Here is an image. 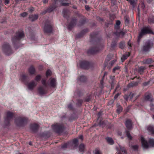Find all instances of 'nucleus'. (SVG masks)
Returning <instances> with one entry per match:
<instances>
[{
    "label": "nucleus",
    "mask_w": 154,
    "mask_h": 154,
    "mask_svg": "<svg viewBox=\"0 0 154 154\" xmlns=\"http://www.w3.org/2000/svg\"><path fill=\"white\" fill-rule=\"evenodd\" d=\"M38 91L39 94L41 95L46 94L47 92L42 86H40L38 88Z\"/></svg>",
    "instance_id": "obj_15"
},
{
    "label": "nucleus",
    "mask_w": 154,
    "mask_h": 154,
    "mask_svg": "<svg viewBox=\"0 0 154 154\" xmlns=\"http://www.w3.org/2000/svg\"><path fill=\"white\" fill-rule=\"evenodd\" d=\"M48 85L51 87L55 88L57 85L56 79L53 78H51L48 80Z\"/></svg>",
    "instance_id": "obj_12"
},
{
    "label": "nucleus",
    "mask_w": 154,
    "mask_h": 154,
    "mask_svg": "<svg viewBox=\"0 0 154 154\" xmlns=\"http://www.w3.org/2000/svg\"><path fill=\"white\" fill-rule=\"evenodd\" d=\"M82 103V100H77V104L78 106H80L81 105Z\"/></svg>",
    "instance_id": "obj_44"
},
{
    "label": "nucleus",
    "mask_w": 154,
    "mask_h": 154,
    "mask_svg": "<svg viewBox=\"0 0 154 154\" xmlns=\"http://www.w3.org/2000/svg\"><path fill=\"white\" fill-rule=\"evenodd\" d=\"M125 125L128 129L129 130H131L133 128L132 121L130 119L126 120L125 123Z\"/></svg>",
    "instance_id": "obj_13"
},
{
    "label": "nucleus",
    "mask_w": 154,
    "mask_h": 154,
    "mask_svg": "<svg viewBox=\"0 0 154 154\" xmlns=\"http://www.w3.org/2000/svg\"><path fill=\"white\" fill-rule=\"evenodd\" d=\"M152 62V60L150 58L144 60L143 61L144 64H150Z\"/></svg>",
    "instance_id": "obj_25"
},
{
    "label": "nucleus",
    "mask_w": 154,
    "mask_h": 154,
    "mask_svg": "<svg viewBox=\"0 0 154 154\" xmlns=\"http://www.w3.org/2000/svg\"><path fill=\"white\" fill-rule=\"evenodd\" d=\"M68 107L69 109H71L72 108V106L71 104H69L68 106Z\"/></svg>",
    "instance_id": "obj_55"
},
{
    "label": "nucleus",
    "mask_w": 154,
    "mask_h": 154,
    "mask_svg": "<svg viewBox=\"0 0 154 154\" xmlns=\"http://www.w3.org/2000/svg\"><path fill=\"white\" fill-rule=\"evenodd\" d=\"M148 22L149 23H154V17H152V18H149L148 19Z\"/></svg>",
    "instance_id": "obj_36"
},
{
    "label": "nucleus",
    "mask_w": 154,
    "mask_h": 154,
    "mask_svg": "<svg viewBox=\"0 0 154 154\" xmlns=\"http://www.w3.org/2000/svg\"><path fill=\"white\" fill-rule=\"evenodd\" d=\"M108 143L110 144H113L114 143V141L111 138L108 137L106 138Z\"/></svg>",
    "instance_id": "obj_27"
},
{
    "label": "nucleus",
    "mask_w": 154,
    "mask_h": 154,
    "mask_svg": "<svg viewBox=\"0 0 154 154\" xmlns=\"http://www.w3.org/2000/svg\"><path fill=\"white\" fill-rule=\"evenodd\" d=\"M115 82V80L114 79V76L110 77V82L111 84V87H113Z\"/></svg>",
    "instance_id": "obj_26"
},
{
    "label": "nucleus",
    "mask_w": 154,
    "mask_h": 154,
    "mask_svg": "<svg viewBox=\"0 0 154 154\" xmlns=\"http://www.w3.org/2000/svg\"><path fill=\"white\" fill-rule=\"evenodd\" d=\"M76 22V20L75 19H73L71 21V23L68 26V28L69 29H70L75 24Z\"/></svg>",
    "instance_id": "obj_22"
},
{
    "label": "nucleus",
    "mask_w": 154,
    "mask_h": 154,
    "mask_svg": "<svg viewBox=\"0 0 154 154\" xmlns=\"http://www.w3.org/2000/svg\"><path fill=\"white\" fill-rule=\"evenodd\" d=\"M116 60H115L112 61L110 63V64L111 66L113 65L114 64V63L116 62Z\"/></svg>",
    "instance_id": "obj_50"
},
{
    "label": "nucleus",
    "mask_w": 154,
    "mask_h": 154,
    "mask_svg": "<svg viewBox=\"0 0 154 154\" xmlns=\"http://www.w3.org/2000/svg\"><path fill=\"white\" fill-rule=\"evenodd\" d=\"M151 31V29L149 26L144 27L142 28L141 29V32H140L138 36L137 39L138 42H140V39L143 35L146 34L150 33Z\"/></svg>",
    "instance_id": "obj_5"
},
{
    "label": "nucleus",
    "mask_w": 154,
    "mask_h": 154,
    "mask_svg": "<svg viewBox=\"0 0 154 154\" xmlns=\"http://www.w3.org/2000/svg\"><path fill=\"white\" fill-rule=\"evenodd\" d=\"M130 55L129 52L128 53V54L126 55H124L122 57V60L123 59L124 60L127 59Z\"/></svg>",
    "instance_id": "obj_35"
},
{
    "label": "nucleus",
    "mask_w": 154,
    "mask_h": 154,
    "mask_svg": "<svg viewBox=\"0 0 154 154\" xmlns=\"http://www.w3.org/2000/svg\"><path fill=\"white\" fill-rule=\"evenodd\" d=\"M61 5L62 6H68L71 4L69 0H61L60 1Z\"/></svg>",
    "instance_id": "obj_16"
},
{
    "label": "nucleus",
    "mask_w": 154,
    "mask_h": 154,
    "mask_svg": "<svg viewBox=\"0 0 154 154\" xmlns=\"http://www.w3.org/2000/svg\"><path fill=\"white\" fill-rule=\"evenodd\" d=\"M41 78V76L40 75H37L35 79V80L36 81L38 82L39 81Z\"/></svg>",
    "instance_id": "obj_40"
},
{
    "label": "nucleus",
    "mask_w": 154,
    "mask_h": 154,
    "mask_svg": "<svg viewBox=\"0 0 154 154\" xmlns=\"http://www.w3.org/2000/svg\"><path fill=\"white\" fill-rule=\"evenodd\" d=\"M52 128L57 133L60 134L63 131L64 128L63 125L58 123H56L52 126Z\"/></svg>",
    "instance_id": "obj_6"
},
{
    "label": "nucleus",
    "mask_w": 154,
    "mask_h": 154,
    "mask_svg": "<svg viewBox=\"0 0 154 154\" xmlns=\"http://www.w3.org/2000/svg\"><path fill=\"white\" fill-rule=\"evenodd\" d=\"M138 84V82H134L128 84V86L129 87H133L137 86Z\"/></svg>",
    "instance_id": "obj_31"
},
{
    "label": "nucleus",
    "mask_w": 154,
    "mask_h": 154,
    "mask_svg": "<svg viewBox=\"0 0 154 154\" xmlns=\"http://www.w3.org/2000/svg\"><path fill=\"white\" fill-rule=\"evenodd\" d=\"M120 34H121L122 35H124L125 33L123 32H120Z\"/></svg>",
    "instance_id": "obj_64"
},
{
    "label": "nucleus",
    "mask_w": 154,
    "mask_h": 154,
    "mask_svg": "<svg viewBox=\"0 0 154 154\" xmlns=\"http://www.w3.org/2000/svg\"><path fill=\"white\" fill-rule=\"evenodd\" d=\"M78 140L77 139H74L72 142L73 145L75 147H77L78 145Z\"/></svg>",
    "instance_id": "obj_32"
},
{
    "label": "nucleus",
    "mask_w": 154,
    "mask_h": 154,
    "mask_svg": "<svg viewBox=\"0 0 154 154\" xmlns=\"http://www.w3.org/2000/svg\"><path fill=\"white\" fill-rule=\"evenodd\" d=\"M38 18V15L37 14H32L29 16V19L32 21H34L37 20Z\"/></svg>",
    "instance_id": "obj_18"
},
{
    "label": "nucleus",
    "mask_w": 154,
    "mask_h": 154,
    "mask_svg": "<svg viewBox=\"0 0 154 154\" xmlns=\"http://www.w3.org/2000/svg\"><path fill=\"white\" fill-rule=\"evenodd\" d=\"M28 121V119L25 117H19L15 120L16 124L18 126H22L27 123Z\"/></svg>",
    "instance_id": "obj_7"
},
{
    "label": "nucleus",
    "mask_w": 154,
    "mask_h": 154,
    "mask_svg": "<svg viewBox=\"0 0 154 154\" xmlns=\"http://www.w3.org/2000/svg\"><path fill=\"white\" fill-rule=\"evenodd\" d=\"M24 36V33L22 31H18L16 33V35L12 38V41L13 45L16 44L18 41L23 38Z\"/></svg>",
    "instance_id": "obj_4"
},
{
    "label": "nucleus",
    "mask_w": 154,
    "mask_h": 154,
    "mask_svg": "<svg viewBox=\"0 0 154 154\" xmlns=\"http://www.w3.org/2000/svg\"><path fill=\"white\" fill-rule=\"evenodd\" d=\"M128 45L129 46V47L131 48V43H129V42H128Z\"/></svg>",
    "instance_id": "obj_61"
},
{
    "label": "nucleus",
    "mask_w": 154,
    "mask_h": 154,
    "mask_svg": "<svg viewBox=\"0 0 154 154\" xmlns=\"http://www.w3.org/2000/svg\"><path fill=\"white\" fill-rule=\"evenodd\" d=\"M140 139L143 148H148L149 147L154 146V139L149 138L148 140V143L143 137H141Z\"/></svg>",
    "instance_id": "obj_2"
},
{
    "label": "nucleus",
    "mask_w": 154,
    "mask_h": 154,
    "mask_svg": "<svg viewBox=\"0 0 154 154\" xmlns=\"http://www.w3.org/2000/svg\"><path fill=\"white\" fill-rule=\"evenodd\" d=\"M119 88V85H118L116 86V89H115V91L114 92H115L116 91V90H117L118 88Z\"/></svg>",
    "instance_id": "obj_56"
},
{
    "label": "nucleus",
    "mask_w": 154,
    "mask_h": 154,
    "mask_svg": "<svg viewBox=\"0 0 154 154\" xmlns=\"http://www.w3.org/2000/svg\"><path fill=\"white\" fill-rule=\"evenodd\" d=\"M43 3H44L45 4V3H48V0H43Z\"/></svg>",
    "instance_id": "obj_57"
},
{
    "label": "nucleus",
    "mask_w": 154,
    "mask_h": 154,
    "mask_svg": "<svg viewBox=\"0 0 154 154\" xmlns=\"http://www.w3.org/2000/svg\"><path fill=\"white\" fill-rule=\"evenodd\" d=\"M80 65L82 68L88 69L91 65V63L88 61H83L81 62Z\"/></svg>",
    "instance_id": "obj_9"
},
{
    "label": "nucleus",
    "mask_w": 154,
    "mask_h": 154,
    "mask_svg": "<svg viewBox=\"0 0 154 154\" xmlns=\"http://www.w3.org/2000/svg\"><path fill=\"white\" fill-rule=\"evenodd\" d=\"M128 1L130 5L132 6L133 8H134L136 5L137 0H126Z\"/></svg>",
    "instance_id": "obj_19"
},
{
    "label": "nucleus",
    "mask_w": 154,
    "mask_h": 154,
    "mask_svg": "<svg viewBox=\"0 0 154 154\" xmlns=\"http://www.w3.org/2000/svg\"><path fill=\"white\" fill-rule=\"evenodd\" d=\"M28 71L29 73L31 75L34 74L35 72V68L32 66H30L29 69Z\"/></svg>",
    "instance_id": "obj_21"
},
{
    "label": "nucleus",
    "mask_w": 154,
    "mask_h": 154,
    "mask_svg": "<svg viewBox=\"0 0 154 154\" xmlns=\"http://www.w3.org/2000/svg\"><path fill=\"white\" fill-rule=\"evenodd\" d=\"M95 154H102L101 152L99 150H96L95 152Z\"/></svg>",
    "instance_id": "obj_47"
},
{
    "label": "nucleus",
    "mask_w": 154,
    "mask_h": 154,
    "mask_svg": "<svg viewBox=\"0 0 154 154\" xmlns=\"http://www.w3.org/2000/svg\"><path fill=\"white\" fill-rule=\"evenodd\" d=\"M121 93H118L115 95L114 96V98L115 99H116L118 97L120 94Z\"/></svg>",
    "instance_id": "obj_49"
},
{
    "label": "nucleus",
    "mask_w": 154,
    "mask_h": 154,
    "mask_svg": "<svg viewBox=\"0 0 154 154\" xmlns=\"http://www.w3.org/2000/svg\"><path fill=\"white\" fill-rule=\"evenodd\" d=\"M125 43L124 42H121L119 44V48L122 49L124 48L125 47Z\"/></svg>",
    "instance_id": "obj_38"
},
{
    "label": "nucleus",
    "mask_w": 154,
    "mask_h": 154,
    "mask_svg": "<svg viewBox=\"0 0 154 154\" xmlns=\"http://www.w3.org/2000/svg\"><path fill=\"white\" fill-rule=\"evenodd\" d=\"M79 79L81 82H84L86 80V78L85 76H82Z\"/></svg>",
    "instance_id": "obj_34"
},
{
    "label": "nucleus",
    "mask_w": 154,
    "mask_h": 154,
    "mask_svg": "<svg viewBox=\"0 0 154 154\" xmlns=\"http://www.w3.org/2000/svg\"><path fill=\"white\" fill-rule=\"evenodd\" d=\"M42 85H44L45 87H47V85L46 83V81L45 80L42 79Z\"/></svg>",
    "instance_id": "obj_43"
},
{
    "label": "nucleus",
    "mask_w": 154,
    "mask_h": 154,
    "mask_svg": "<svg viewBox=\"0 0 154 154\" xmlns=\"http://www.w3.org/2000/svg\"><path fill=\"white\" fill-rule=\"evenodd\" d=\"M116 105L117 108L116 111L118 113H119L122 111V106L118 103H117Z\"/></svg>",
    "instance_id": "obj_24"
},
{
    "label": "nucleus",
    "mask_w": 154,
    "mask_h": 154,
    "mask_svg": "<svg viewBox=\"0 0 154 154\" xmlns=\"http://www.w3.org/2000/svg\"><path fill=\"white\" fill-rule=\"evenodd\" d=\"M120 21L119 20H118L116 21V24L117 25L119 26L120 25Z\"/></svg>",
    "instance_id": "obj_52"
},
{
    "label": "nucleus",
    "mask_w": 154,
    "mask_h": 154,
    "mask_svg": "<svg viewBox=\"0 0 154 154\" xmlns=\"http://www.w3.org/2000/svg\"><path fill=\"white\" fill-rule=\"evenodd\" d=\"M148 84V83H147V82H145V83H143V85H144V86H146Z\"/></svg>",
    "instance_id": "obj_62"
},
{
    "label": "nucleus",
    "mask_w": 154,
    "mask_h": 154,
    "mask_svg": "<svg viewBox=\"0 0 154 154\" xmlns=\"http://www.w3.org/2000/svg\"><path fill=\"white\" fill-rule=\"evenodd\" d=\"M47 12H48V9H47L46 10H45L44 11H43L41 13V14H45Z\"/></svg>",
    "instance_id": "obj_53"
},
{
    "label": "nucleus",
    "mask_w": 154,
    "mask_h": 154,
    "mask_svg": "<svg viewBox=\"0 0 154 154\" xmlns=\"http://www.w3.org/2000/svg\"><path fill=\"white\" fill-rule=\"evenodd\" d=\"M13 114L10 111L7 112L6 114V116L5 118V122L6 123H8L9 121L12 118Z\"/></svg>",
    "instance_id": "obj_11"
},
{
    "label": "nucleus",
    "mask_w": 154,
    "mask_h": 154,
    "mask_svg": "<svg viewBox=\"0 0 154 154\" xmlns=\"http://www.w3.org/2000/svg\"><path fill=\"white\" fill-rule=\"evenodd\" d=\"M125 133L128 139L130 140H131L132 139V137L129 131L127 130H126L125 131Z\"/></svg>",
    "instance_id": "obj_28"
},
{
    "label": "nucleus",
    "mask_w": 154,
    "mask_h": 154,
    "mask_svg": "<svg viewBox=\"0 0 154 154\" xmlns=\"http://www.w3.org/2000/svg\"><path fill=\"white\" fill-rule=\"evenodd\" d=\"M124 98L126 100H127L128 98V97L127 96H125L124 97Z\"/></svg>",
    "instance_id": "obj_63"
},
{
    "label": "nucleus",
    "mask_w": 154,
    "mask_h": 154,
    "mask_svg": "<svg viewBox=\"0 0 154 154\" xmlns=\"http://www.w3.org/2000/svg\"><path fill=\"white\" fill-rule=\"evenodd\" d=\"M37 83L34 81H32L29 82L28 85V88L30 90H33L34 88L37 85Z\"/></svg>",
    "instance_id": "obj_14"
},
{
    "label": "nucleus",
    "mask_w": 154,
    "mask_h": 154,
    "mask_svg": "<svg viewBox=\"0 0 154 154\" xmlns=\"http://www.w3.org/2000/svg\"><path fill=\"white\" fill-rule=\"evenodd\" d=\"M152 43L149 40L144 42L141 48V51L143 53L149 52L152 47Z\"/></svg>",
    "instance_id": "obj_1"
},
{
    "label": "nucleus",
    "mask_w": 154,
    "mask_h": 154,
    "mask_svg": "<svg viewBox=\"0 0 154 154\" xmlns=\"http://www.w3.org/2000/svg\"><path fill=\"white\" fill-rule=\"evenodd\" d=\"M144 99L146 100H150L152 101L150 97V94H146L144 97Z\"/></svg>",
    "instance_id": "obj_29"
},
{
    "label": "nucleus",
    "mask_w": 154,
    "mask_h": 154,
    "mask_svg": "<svg viewBox=\"0 0 154 154\" xmlns=\"http://www.w3.org/2000/svg\"><path fill=\"white\" fill-rule=\"evenodd\" d=\"M147 130L152 134H154V126L149 125L147 127Z\"/></svg>",
    "instance_id": "obj_20"
},
{
    "label": "nucleus",
    "mask_w": 154,
    "mask_h": 154,
    "mask_svg": "<svg viewBox=\"0 0 154 154\" xmlns=\"http://www.w3.org/2000/svg\"><path fill=\"white\" fill-rule=\"evenodd\" d=\"M56 8V7L55 5L53 6H50L49 8L47 9L48 12H52Z\"/></svg>",
    "instance_id": "obj_30"
},
{
    "label": "nucleus",
    "mask_w": 154,
    "mask_h": 154,
    "mask_svg": "<svg viewBox=\"0 0 154 154\" xmlns=\"http://www.w3.org/2000/svg\"><path fill=\"white\" fill-rule=\"evenodd\" d=\"M85 148V146L83 144H81L79 146V150L80 152H83Z\"/></svg>",
    "instance_id": "obj_33"
},
{
    "label": "nucleus",
    "mask_w": 154,
    "mask_h": 154,
    "mask_svg": "<svg viewBox=\"0 0 154 154\" xmlns=\"http://www.w3.org/2000/svg\"><path fill=\"white\" fill-rule=\"evenodd\" d=\"M116 43L115 42L113 43L111 45V46L112 48H114L116 46Z\"/></svg>",
    "instance_id": "obj_54"
},
{
    "label": "nucleus",
    "mask_w": 154,
    "mask_h": 154,
    "mask_svg": "<svg viewBox=\"0 0 154 154\" xmlns=\"http://www.w3.org/2000/svg\"><path fill=\"white\" fill-rule=\"evenodd\" d=\"M52 30V26L49 23H46L44 27V31L46 33H50L51 32Z\"/></svg>",
    "instance_id": "obj_8"
},
{
    "label": "nucleus",
    "mask_w": 154,
    "mask_h": 154,
    "mask_svg": "<svg viewBox=\"0 0 154 154\" xmlns=\"http://www.w3.org/2000/svg\"><path fill=\"white\" fill-rule=\"evenodd\" d=\"M146 69V68L143 66H141L138 69L139 72L140 74H142L144 72V71Z\"/></svg>",
    "instance_id": "obj_23"
},
{
    "label": "nucleus",
    "mask_w": 154,
    "mask_h": 154,
    "mask_svg": "<svg viewBox=\"0 0 154 154\" xmlns=\"http://www.w3.org/2000/svg\"><path fill=\"white\" fill-rule=\"evenodd\" d=\"M26 78V76L25 75L23 74L21 76V79L23 80H25Z\"/></svg>",
    "instance_id": "obj_48"
},
{
    "label": "nucleus",
    "mask_w": 154,
    "mask_h": 154,
    "mask_svg": "<svg viewBox=\"0 0 154 154\" xmlns=\"http://www.w3.org/2000/svg\"><path fill=\"white\" fill-rule=\"evenodd\" d=\"M9 0H5V4L7 5L9 4Z\"/></svg>",
    "instance_id": "obj_51"
},
{
    "label": "nucleus",
    "mask_w": 154,
    "mask_h": 154,
    "mask_svg": "<svg viewBox=\"0 0 154 154\" xmlns=\"http://www.w3.org/2000/svg\"><path fill=\"white\" fill-rule=\"evenodd\" d=\"M38 128V125L37 124H32L30 126V128L33 132H35L37 131Z\"/></svg>",
    "instance_id": "obj_17"
},
{
    "label": "nucleus",
    "mask_w": 154,
    "mask_h": 154,
    "mask_svg": "<svg viewBox=\"0 0 154 154\" xmlns=\"http://www.w3.org/2000/svg\"><path fill=\"white\" fill-rule=\"evenodd\" d=\"M27 15V14L25 12H23L20 14L21 16L23 17H25Z\"/></svg>",
    "instance_id": "obj_46"
},
{
    "label": "nucleus",
    "mask_w": 154,
    "mask_h": 154,
    "mask_svg": "<svg viewBox=\"0 0 154 154\" xmlns=\"http://www.w3.org/2000/svg\"><path fill=\"white\" fill-rule=\"evenodd\" d=\"M138 146L137 145H134L132 146V148L134 150H137L138 148Z\"/></svg>",
    "instance_id": "obj_39"
},
{
    "label": "nucleus",
    "mask_w": 154,
    "mask_h": 154,
    "mask_svg": "<svg viewBox=\"0 0 154 154\" xmlns=\"http://www.w3.org/2000/svg\"><path fill=\"white\" fill-rule=\"evenodd\" d=\"M51 72L50 70H48L46 72V76L48 77L51 75Z\"/></svg>",
    "instance_id": "obj_41"
},
{
    "label": "nucleus",
    "mask_w": 154,
    "mask_h": 154,
    "mask_svg": "<svg viewBox=\"0 0 154 154\" xmlns=\"http://www.w3.org/2000/svg\"><path fill=\"white\" fill-rule=\"evenodd\" d=\"M79 138L80 139L82 140L83 139V136L82 135H80L79 137Z\"/></svg>",
    "instance_id": "obj_60"
},
{
    "label": "nucleus",
    "mask_w": 154,
    "mask_h": 154,
    "mask_svg": "<svg viewBox=\"0 0 154 154\" xmlns=\"http://www.w3.org/2000/svg\"><path fill=\"white\" fill-rule=\"evenodd\" d=\"M85 8L87 10H88L89 9V7L88 6L86 5L85 6Z\"/></svg>",
    "instance_id": "obj_58"
},
{
    "label": "nucleus",
    "mask_w": 154,
    "mask_h": 154,
    "mask_svg": "<svg viewBox=\"0 0 154 154\" xmlns=\"http://www.w3.org/2000/svg\"><path fill=\"white\" fill-rule=\"evenodd\" d=\"M69 143H65L62 145L61 147L62 148H66L69 146Z\"/></svg>",
    "instance_id": "obj_42"
},
{
    "label": "nucleus",
    "mask_w": 154,
    "mask_h": 154,
    "mask_svg": "<svg viewBox=\"0 0 154 154\" xmlns=\"http://www.w3.org/2000/svg\"><path fill=\"white\" fill-rule=\"evenodd\" d=\"M120 69V67L119 66H117L115 67L114 68H113V72H115L116 70L119 69Z\"/></svg>",
    "instance_id": "obj_45"
},
{
    "label": "nucleus",
    "mask_w": 154,
    "mask_h": 154,
    "mask_svg": "<svg viewBox=\"0 0 154 154\" xmlns=\"http://www.w3.org/2000/svg\"><path fill=\"white\" fill-rule=\"evenodd\" d=\"M102 47H100V46L93 48L88 51V53L92 54H95L102 49Z\"/></svg>",
    "instance_id": "obj_10"
},
{
    "label": "nucleus",
    "mask_w": 154,
    "mask_h": 154,
    "mask_svg": "<svg viewBox=\"0 0 154 154\" xmlns=\"http://www.w3.org/2000/svg\"><path fill=\"white\" fill-rule=\"evenodd\" d=\"M58 0H52V1L53 2H54V4H55L56 2Z\"/></svg>",
    "instance_id": "obj_59"
},
{
    "label": "nucleus",
    "mask_w": 154,
    "mask_h": 154,
    "mask_svg": "<svg viewBox=\"0 0 154 154\" xmlns=\"http://www.w3.org/2000/svg\"><path fill=\"white\" fill-rule=\"evenodd\" d=\"M120 149V150L122 151V152H124L125 153H126V151L124 147H122L121 146H119Z\"/></svg>",
    "instance_id": "obj_37"
},
{
    "label": "nucleus",
    "mask_w": 154,
    "mask_h": 154,
    "mask_svg": "<svg viewBox=\"0 0 154 154\" xmlns=\"http://www.w3.org/2000/svg\"><path fill=\"white\" fill-rule=\"evenodd\" d=\"M2 52L6 55H9L13 53L10 45L8 43H5L2 45Z\"/></svg>",
    "instance_id": "obj_3"
}]
</instances>
